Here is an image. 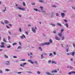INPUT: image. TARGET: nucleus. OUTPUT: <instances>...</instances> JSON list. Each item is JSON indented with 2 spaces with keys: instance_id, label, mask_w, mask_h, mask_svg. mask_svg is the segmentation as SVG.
Wrapping results in <instances>:
<instances>
[{
  "instance_id": "2eb2a0df",
  "label": "nucleus",
  "mask_w": 75,
  "mask_h": 75,
  "mask_svg": "<svg viewBox=\"0 0 75 75\" xmlns=\"http://www.w3.org/2000/svg\"><path fill=\"white\" fill-rule=\"evenodd\" d=\"M50 25H51L52 27H55V25L52 23L50 24Z\"/></svg>"
},
{
  "instance_id": "13d9d810",
  "label": "nucleus",
  "mask_w": 75,
  "mask_h": 75,
  "mask_svg": "<svg viewBox=\"0 0 75 75\" xmlns=\"http://www.w3.org/2000/svg\"><path fill=\"white\" fill-rule=\"evenodd\" d=\"M18 74H21V72H18Z\"/></svg>"
},
{
  "instance_id": "a18cd8bd",
  "label": "nucleus",
  "mask_w": 75,
  "mask_h": 75,
  "mask_svg": "<svg viewBox=\"0 0 75 75\" xmlns=\"http://www.w3.org/2000/svg\"><path fill=\"white\" fill-rule=\"evenodd\" d=\"M18 16L19 17H21V15H18Z\"/></svg>"
},
{
  "instance_id": "2f4dec72",
  "label": "nucleus",
  "mask_w": 75,
  "mask_h": 75,
  "mask_svg": "<svg viewBox=\"0 0 75 75\" xmlns=\"http://www.w3.org/2000/svg\"><path fill=\"white\" fill-rule=\"evenodd\" d=\"M20 66H21V67H24V65L23 64H20Z\"/></svg>"
},
{
  "instance_id": "603ef678",
  "label": "nucleus",
  "mask_w": 75,
  "mask_h": 75,
  "mask_svg": "<svg viewBox=\"0 0 75 75\" xmlns=\"http://www.w3.org/2000/svg\"><path fill=\"white\" fill-rule=\"evenodd\" d=\"M34 63H36V64H37L38 62L37 61H35L34 62H33Z\"/></svg>"
},
{
  "instance_id": "a211bd4d",
  "label": "nucleus",
  "mask_w": 75,
  "mask_h": 75,
  "mask_svg": "<svg viewBox=\"0 0 75 75\" xmlns=\"http://www.w3.org/2000/svg\"><path fill=\"white\" fill-rule=\"evenodd\" d=\"M4 56H5V57L6 58H8V56L6 55V54H4Z\"/></svg>"
},
{
  "instance_id": "864d4df0",
  "label": "nucleus",
  "mask_w": 75,
  "mask_h": 75,
  "mask_svg": "<svg viewBox=\"0 0 75 75\" xmlns=\"http://www.w3.org/2000/svg\"><path fill=\"white\" fill-rule=\"evenodd\" d=\"M64 21L65 22V23H67V20H64Z\"/></svg>"
},
{
  "instance_id": "9b49d317",
  "label": "nucleus",
  "mask_w": 75,
  "mask_h": 75,
  "mask_svg": "<svg viewBox=\"0 0 75 75\" xmlns=\"http://www.w3.org/2000/svg\"><path fill=\"white\" fill-rule=\"evenodd\" d=\"M47 75H54V74H50L49 72H47Z\"/></svg>"
},
{
  "instance_id": "de8ad7c7",
  "label": "nucleus",
  "mask_w": 75,
  "mask_h": 75,
  "mask_svg": "<svg viewBox=\"0 0 75 75\" xmlns=\"http://www.w3.org/2000/svg\"><path fill=\"white\" fill-rule=\"evenodd\" d=\"M8 40H9L10 39V36H8Z\"/></svg>"
},
{
  "instance_id": "9d476101",
  "label": "nucleus",
  "mask_w": 75,
  "mask_h": 75,
  "mask_svg": "<svg viewBox=\"0 0 75 75\" xmlns=\"http://www.w3.org/2000/svg\"><path fill=\"white\" fill-rule=\"evenodd\" d=\"M61 16H62V17H64L65 16V14L64 13H61Z\"/></svg>"
},
{
  "instance_id": "37998d69",
  "label": "nucleus",
  "mask_w": 75,
  "mask_h": 75,
  "mask_svg": "<svg viewBox=\"0 0 75 75\" xmlns=\"http://www.w3.org/2000/svg\"><path fill=\"white\" fill-rule=\"evenodd\" d=\"M22 35L23 36L24 38H25V35Z\"/></svg>"
},
{
  "instance_id": "338daca9",
  "label": "nucleus",
  "mask_w": 75,
  "mask_h": 75,
  "mask_svg": "<svg viewBox=\"0 0 75 75\" xmlns=\"http://www.w3.org/2000/svg\"><path fill=\"white\" fill-rule=\"evenodd\" d=\"M8 33H9V34L11 35V32H8Z\"/></svg>"
},
{
  "instance_id": "393cba45",
  "label": "nucleus",
  "mask_w": 75,
  "mask_h": 75,
  "mask_svg": "<svg viewBox=\"0 0 75 75\" xmlns=\"http://www.w3.org/2000/svg\"><path fill=\"white\" fill-rule=\"evenodd\" d=\"M3 41L5 42H6V40L5 39V38H3Z\"/></svg>"
},
{
  "instance_id": "412c9836",
  "label": "nucleus",
  "mask_w": 75,
  "mask_h": 75,
  "mask_svg": "<svg viewBox=\"0 0 75 75\" xmlns=\"http://www.w3.org/2000/svg\"><path fill=\"white\" fill-rule=\"evenodd\" d=\"M40 2V3H44V1H42V0H39V1Z\"/></svg>"
},
{
  "instance_id": "bf43d9fd",
  "label": "nucleus",
  "mask_w": 75,
  "mask_h": 75,
  "mask_svg": "<svg viewBox=\"0 0 75 75\" xmlns=\"http://www.w3.org/2000/svg\"><path fill=\"white\" fill-rule=\"evenodd\" d=\"M1 23L2 24H3V25H4V23L2 22H1Z\"/></svg>"
},
{
  "instance_id": "c756f323",
  "label": "nucleus",
  "mask_w": 75,
  "mask_h": 75,
  "mask_svg": "<svg viewBox=\"0 0 75 75\" xmlns=\"http://www.w3.org/2000/svg\"><path fill=\"white\" fill-rule=\"evenodd\" d=\"M19 48H20V49L21 48V46H18V47L17 49H19Z\"/></svg>"
},
{
  "instance_id": "f704fd0d",
  "label": "nucleus",
  "mask_w": 75,
  "mask_h": 75,
  "mask_svg": "<svg viewBox=\"0 0 75 75\" xmlns=\"http://www.w3.org/2000/svg\"><path fill=\"white\" fill-rule=\"evenodd\" d=\"M13 58H17V56H13Z\"/></svg>"
},
{
  "instance_id": "1a4fd4ad",
  "label": "nucleus",
  "mask_w": 75,
  "mask_h": 75,
  "mask_svg": "<svg viewBox=\"0 0 75 75\" xmlns=\"http://www.w3.org/2000/svg\"><path fill=\"white\" fill-rule=\"evenodd\" d=\"M28 61L29 62H30V63H31V64H34V62H33L31 61V60H28Z\"/></svg>"
},
{
  "instance_id": "c85d7f7f",
  "label": "nucleus",
  "mask_w": 75,
  "mask_h": 75,
  "mask_svg": "<svg viewBox=\"0 0 75 75\" xmlns=\"http://www.w3.org/2000/svg\"><path fill=\"white\" fill-rule=\"evenodd\" d=\"M17 45V43H13L12 44V45Z\"/></svg>"
},
{
  "instance_id": "a19ab883",
  "label": "nucleus",
  "mask_w": 75,
  "mask_h": 75,
  "mask_svg": "<svg viewBox=\"0 0 75 75\" xmlns=\"http://www.w3.org/2000/svg\"><path fill=\"white\" fill-rule=\"evenodd\" d=\"M5 10L3 11H6V7H5Z\"/></svg>"
},
{
  "instance_id": "6ab92c4d",
  "label": "nucleus",
  "mask_w": 75,
  "mask_h": 75,
  "mask_svg": "<svg viewBox=\"0 0 75 75\" xmlns=\"http://www.w3.org/2000/svg\"><path fill=\"white\" fill-rule=\"evenodd\" d=\"M41 59H43V58H44V57L43 56V54H42L41 55Z\"/></svg>"
},
{
  "instance_id": "a878e982",
  "label": "nucleus",
  "mask_w": 75,
  "mask_h": 75,
  "mask_svg": "<svg viewBox=\"0 0 75 75\" xmlns=\"http://www.w3.org/2000/svg\"><path fill=\"white\" fill-rule=\"evenodd\" d=\"M50 43H52V41L51 40H50Z\"/></svg>"
},
{
  "instance_id": "5fc2aeb1",
  "label": "nucleus",
  "mask_w": 75,
  "mask_h": 75,
  "mask_svg": "<svg viewBox=\"0 0 75 75\" xmlns=\"http://www.w3.org/2000/svg\"><path fill=\"white\" fill-rule=\"evenodd\" d=\"M58 15H59L58 14V13H56V16H58Z\"/></svg>"
},
{
  "instance_id": "b1692460",
  "label": "nucleus",
  "mask_w": 75,
  "mask_h": 75,
  "mask_svg": "<svg viewBox=\"0 0 75 75\" xmlns=\"http://www.w3.org/2000/svg\"><path fill=\"white\" fill-rule=\"evenodd\" d=\"M64 31V29H62L61 30V33H62V32Z\"/></svg>"
},
{
  "instance_id": "8fccbe9b",
  "label": "nucleus",
  "mask_w": 75,
  "mask_h": 75,
  "mask_svg": "<svg viewBox=\"0 0 75 75\" xmlns=\"http://www.w3.org/2000/svg\"><path fill=\"white\" fill-rule=\"evenodd\" d=\"M9 25L10 27H11V26H12V25H11V24H9Z\"/></svg>"
},
{
  "instance_id": "bb28decb",
  "label": "nucleus",
  "mask_w": 75,
  "mask_h": 75,
  "mask_svg": "<svg viewBox=\"0 0 75 75\" xmlns=\"http://www.w3.org/2000/svg\"><path fill=\"white\" fill-rule=\"evenodd\" d=\"M48 63H49V64H50V63H51V60H49L48 61Z\"/></svg>"
},
{
  "instance_id": "7c9ffc66",
  "label": "nucleus",
  "mask_w": 75,
  "mask_h": 75,
  "mask_svg": "<svg viewBox=\"0 0 75 75\" xmlns=\"http://www.w3.org/2000/svg\"><path fill=\"white\" fill-rule=\"evenodd\" d=\"M21 39H24V38L23 37V36H21Z\"/></svg>"
},
{
  "instance_id": "473e14b6",
  "label": "nucleus",
  "mask_w": 75,
  "mask_h": 75,
  "mask_svg": "<svg viewBox=\"0 0 75 75\" xmlns=\"http://www.w3.org/2000/svg\"><path fill=\"white\" fill-rule=\"evenodd\" d=\"M10 47H11V46H10V45L8 46L7 47L8 48H10Z\"/></svg>"
},
{
  "instance_id": "39448f33",
  "label": "nucleus",
  "mask_w": 75,
  "mask_h": 75,
  "mask_svg": "<svg viewBox=\"0 0 75 75\" xmlns=\"http://www.w3.org/2000/svg\"><path fill=\"white\" fill-rule=\"evenodd\" d=\"M75 74V71H71L69 72L68 74H69V75H71V74Z\"/></svg>"
},
{
  "instance_id": "aec40b11",
  "label": "nucleus",
  "mask_w": 75,
  "mask_h": 75,
  "mask_svg": "<svg viewBox=\"0 0 75 75\" xmlns=\"http://www.w3.org/2000/svg\"><path fill=\"white\" fill-rule=\"evenodd\" d=\"M65 25L66 26V27H67V28H68V23H67Z\"/></svg>"
},
{
  "instance_id": "49530a36",
  "label": "nucleus",
  "mask_w": 75,
  "mask_h": 75,
  "mask_svg": "<svg viewBox=\"0 0 75 75\" xmlns=\"http://www.w3.org/2000/svg\"><path fill=\"white\" fill-rule=\"evenodd\" d=\"M0 73L2 74L3 73V71L2 70L0 71Z\"/></svg>"
},
{
  "instance_id": "c9c22d12",
  "label": "nucleus",
  "mask_w": 75,
  "mask_h": 75,
  "mask_svg": "<svg viewBox=\"0 0 75 75\" xmlns=\"http://www.w3.org/2000/svg\"><path fill=\"white\" fill-rule=\"evenodd\" d=\"M52 55V53H50L49 54L50 56H51V55Z\"/></svg>"
},
{
  "instance_id": "5701e85b",
  "label": "nucleus",
  "mask_w": 75,
  "mask_h": 75,
  "mask_svg": "<svg viewBox=\"0 0 75 75\" xmlns=\"http://www.w3.org/2000/svg\"><path fill=\"white\" fill-rule=\"evenodd\" d=\"M23 6H25V2H23Z\"/></svg>"
},
{
  "instance_id": "0eeeda50",
  "label": "nucleus",
  "mask_w": 75,
  "mask_h": 75,
  "mask_svg": "<svg viewBox=\"0 0 75 75\" xmlns=\"http://www.w3.org/2000/svg\"><path fill=\"white\" fill-rule=\"evenodd\" d=\"M75 52H71V53H70V54H71V55H72V56H74V54H75Z\"/></svg>"
},
{
  "instance_id": "052dcab7",
  "label": "nucleus",
  "mask_w": 75,
  "mask_h": 75,
  "mask_svg": "<svg viewBox=\"0 0 75 75\" xmlns=\"http://www.w3.org/2000/svg\"><path fill=\"white\" fill-rule=\"evenodd\" d=\"M72 8L73 9H74L75 10V8L73 6H72Z\"/></svg>"
},
{
  "instance_id": "4468645a",
  "label": "nucleus",
  "mask_w": 75,
  "mask_h": 75,
  "mask_svg": "<svg viewBox=\"0 0 75 75\" xmlns=\"http://www.w3.org/2000/svg\"><path fill=\"white\" fill-rule=\"evenodd\" d=\"M32 31L34 33H35L36 31L35 29H34L33 28H32Z\"/></svg>"
},
{
  "instance_id": "69168bd1",
  "label": "nucleus",
  "mask_w": 75,
  "mask_h": 75,
  "mask_svg": "<svg viewBox=\"0 0 75 75\" xmlns=\"http://www.w3.org/2000/svg\"><path fill=\"white\" fill-rule=\"evenodd\" d=\"M28 27H30L31 26V25L30 24H29L28 25Z\"/></svg>"
},
{
  "instance_id": "0e129e2a",
  "label": "nucleus",
  "mask_w": 75,
  "mask_h": 75,
  "mask_svg": "<svg viewBox=\"0 0 75 75\" xmlns=\"http://www.w3.org/2000/svg\"><path fill=\"white\" fill-rule=\"evenodd\" d=\"M53 33H54L55 34L56 33V31H53Z\"/></svg>"
},
{
  "instance_id": "4d7b16f0",
  "label": "nucleus",
  "mask_w": 75,
  "mask_h": 75,
  "mask_svg": "<svg viewBox=\"0 0 75 75\" xmlns=\"http://www.w3.org/2000/svg\"><path fill=\"white\" fill-rule=\"evenodd\" d=\"M52 7H56V6H55V5H54L52 6Z\"/></svg>"
},
{
  "instance_id": "58836bf2",
  "label": "nucleus",
  "mask_w": 75,
  "mask_h": 75,
  "mask_svg": "<svg viewBox=\"0 0 75 75\" xmlns=\"http://www.w3.org/2000/svg\"><path fill=\"white\" fill-rule=\"evenodd\" d=\"M25 61V59H22V60H21V61Z\"/></svg>"
},
{
  "instance_id": "f8f14e48",
  "label": "nucleus",
  "mask_w": 75,
  "mask_h": 75,
  "mask_svg": "<svg viewBox=\"0 0 75 75\" xmlns=\"http://www.w3.org/2000/svg\"><path fill=\"white\" fill-rule=\"evenodd\" d=\"M10 62L9 61H7L6 63V65H9Z\"/></svg>"
},
{
  "instance_id": "cd10ccee",
  "label": "nucleus",
  "mask_w": 75,
  "mask_h": 75,
  "mask_svg": "<svg viewBox=\"0 0 75 75\" xmlns=\"http://www.w3.org/2000/svg\"><path fill=\"white\" fill-rule=\"evenodd\" d=\"M64 39H65V38H64V36L62 37V40H64Z\"/></svg>"
},
{
  "instance_id": "79ce46f5",
  "label": "nucleus",
  "mask_w": 75,
  "mask_h": 75,
  "mask_svg": "<svg viewBox=\"0 0 75 75\" xmlns=\"http://www.w3.org/2000/svg\"><path fill=\"white\" fill-rule=\"evenodd\" d=\"M67 55H70V54H71V53H67Z\"/></svg>"
},
{
  "instance_id": "72a5a7b5",
  "label": "nucleus",
  "mask_w": 75,
  "mask_h": 75,
  "mask_svg": "<svg viewBox=\"0 0 75 75\" xmlns=\"http://www.w3.org/2000/svg\"><path fill=\"white\" fill-rule=\"evenodd\" d=\"M53 54L54 55H56V53H55V52H53Z\"/></svg>"
},
{
  "instance_id": "20e7f679",
  "label": "nucleus",
  "mask_w": 75,
  "mask_h": 75,
  "mask_svg": "<svg viewBox=\"0 0 75 75\" xmlns=\"http://www.w3.org/2000/svg\"><path fill=\"white\" fill-rule=\"evenodd\" d=\"M57 73V72H58V71H57V70H52V73Z\"/></svg>"
},
{
  "instance_id": "3c124183",
  "label": "nucleus",
  "mask_w": 75,
  "mask_h": 75,
  "mask_svg": "<svg viewBox=\"0 0 75 75\" xmlns=\"http://www.w3.org/2000/svg\"><path fill=\"white\" fill-rule=\"evenodd\" d=\"M6 27L7 28H10V27H9L7 25L6 26Z\"/></svg>"
},
{
  "instance_id": "09e8293b",
  "label": "nucleus",
  "mask_w": 75,
  "mask_h": 75,
  "mask_svg": "<svg viewBox=\"0 0 75 75\" xmlns=\"http://www.w3.org/2000/svg\"><path fill=\"white\" fill-rule=\"evenodd\" d=\"M40 8H41V9H42L43 8V7L42 6H40Z\"/></svg>"
},
{
  "instance_id": "680f3d73",
  "label": "nucleus",
  "mask_w": 75,
  "mask_h": 75,
  "mask_svg": "<svg viewBox=\"0 0 75 75\" xmlns=\"http://www.w3.org/2000/svg\"><path fill=\"white\" fill-rule=\"evenodd\" d=\"M25 33L26 34H27V35H28V33H27V32H25Z\"/></svg>"
},
{
  "instance_id": "ea45409f",
  "label": "nucleus",
  "mask_w": 75,
  "mask_h": 75,
  "mask_svg": "<svg viewBox=\"0 0 75 75\" xmlns=\"http://www.w3.org/2000/svg\"><path fill=\"white\" fill-rule=\"evenodd\" d=\"M5 71H9V69H6Z\"/></svg>"
},
{
  "instance_id": "c03bdc74",
  "label": "nucleus",
  "mask_w": 75,
  "mask_h": 75,
  "mask_svg": "<svg viewBox=\"0 0 75 75\" xmlns=\"http://www.w3.org/2000/svg\"><path fill=\"white\" fill-rule=\"evenodd\" d=\"M69 68L70 69H73V67L71 66H70V67H69Z\"/></svg>"
},
{
  "instance_id": "4be33fe9",
  "label": "nucleus",
  "mask_w": 75,
  "mask_h": 75,
  "mask_svg": "<svg viewBox=\"0 0 75 75\" xmlns=\"http://www.w3.org/2000/svg\"><path fill=\"white\" fill-rule=\"evenodd\" d=\"M34 10H35V11H39V10L37 9L34 8Z\"/></svg>"
},
{
  "instance_id": "7ed1b4c3",
  "label": "nucleus",
  "mask_w": 75,
  "mask_h": 75,
  "mask_svg": "<svg viewBox=\"0 0 75 75\" xmlns=\"http://www.w3.org/2000/svg\"><path fill=\"white\" fill-rule=\"evenodd\" d=\"M16 8H18L19 10H23V11H25V9L23 8H21L20 7H17Z\"/></svg>"
},
{
  "instance_id": "4c0bfd02",
  "label": "nucleus",
  "mask_w": 75,
  "mask_h": 75,
  "mask_svg": "<svg viewBox=\"0 0 75 75\" xmlns=\"http://www.w3.org/2000/svg\"><path fill=\"white\" fill-rule=\"evenodd\" d=\"M40 73H41L40 71H38L37 72V74H40Z\"/></svg>"
},
{
  "instance_id": "e2e57ef3",
  "label": "nucleus",
  "mask_w": 75,
  "mask_h": 75,
  "mask_svg": "<svg viewBox=\"0 0 75 75\" xmlns=\"http://www.w3.org/2000/svg\"><path fill=\"white\" fill-rule=\"evenodd\" d=\"M70 60H71V61H72V60H73V59H72V58H71V59H70Z\"/></svg>"
},
{
  "instance_id": "6e6552de",
  "label": "nucleus",
  "mask_w": 75,
  "mask_h": 75,
  "mask_svg": "<svg viewBox=\"0 0 75 75\" xmlns=\"http://www.w3.org/2000/svg\"><path fill=\"white\" fill-rule=\"evenodd\" d=\"M58 35L60 37H61L62 36V34L61 33H58Z\"/></svg>"
},
{
  "instance_id": "774afa93",
  "label": "nucleus",
  "mask_w": 75,
  "mask_h": 75,
  "mask_svg": "<svg viewBox=\"0 0 75 75\" xmlns=\"http://www.w3.org/2000/svg\"><path fill=\"white\" fill-rule=\"evenodd\" d=\"M41 47H39V49H40V50H41Z\"/></svg>"
},
{
  "instance_id": "e433bc0d",
  "label": "nucleus",
  "mask_w": 75,
  "mask_h": 75,
  "mask_svg": "<svg viewBox=\"0 0 75 75\" xmlns=\"http://www.w3.org/2000/svg\"><path fill=\"white\" fill-rule=\"evenodd\" d=\"M26 64H27V63H26V62L24 63H23V65H26Z\"/></svg>"
},
{
  "instance_id": "f257e3e1",
  "label": "nucleus",
  "mask_w": 75,
  "mask_h": 75,
  "mask_svg": "<svg viewBox=\"0 0 75 75\" xmlns=\"http://www.w3.org/2000/svg\"><path fill=\"white\" fill-rule=\"evenodd\" d=\"M50 42H47L42 44L40 45V46H42L43 45H50Z\"/></svg>"
},
{
  "instance_id": "423d86ee",
  "label": "nucleus",
  "mask_w": 75,
  "mask_h": 75,
  "mask_svg": "<svg viewBox=\"0 0 75 75\" xmlns=\"http://www.w3.org/2000/svg\"><path fill=\"white\" fill-rule=\"evenodd\" d=\"M55 38L57 40H58V41H59V40H60V39L57 36H55Z\"/></svg>"
},
{
  "instance_id": "ddd939ff",
  "label": "nucleus",
  "mask_w": 75,
  "mask_h": 75,
  "mask_svg": "<svg viewBox=\"0 0 75 75\" xmlns=\"http://www.w3.org/2000/svg\"><path fill=\"white\" fill-rule=\"evenodd\" d=\"M4 23H5L6 24H8V23H9V22H8V21H4Z\"/></svg>"
},
{
  "instance_id": "f3484780",
  "label": "nucleus",
  "mask_w": 75,
  "mask_h": 75,
  "mask_svg": "<svg viewBox=\"0 0 75 75\" xmlns=\"http://www.w3.org/2000/svg\"><path fill=\"white\" fill-rule=\"evenodd\" d=\"M57 25H59V26H60L61 27L62 26V25L59 23H57Z\"/></svg>"
},
{
  "instance_id": "6e6d98bb",
  "label": "nucleus",
  "mask_w": 75,
  "mask_h": 75,
  "mask_svg": "<svg viewBox=\"0 0 75 75\" xmlns=\"http://www.w3.org/2000/svg\"><path fill=\"white\" fill-rule=\"evenodd\" d=\"M32 5H35V3H32Z\"/></svg>"
},
{
  "instance_id": "f03ea898",
  "label": "nucleus",
  "mask_w": 75,
  "mask_h": 75,
  "mask_svg": "<svg viewBox=\"0 0 75 75\" xmlns=\"http://www.w3.org/2000/svg\"><path fill=\"white\" fill-rule=\"evenodd\" d=\"M4 42H1V45H0V47L1 48H4L5 46H4Z\"/></svg>"
},
{
  "instance_id": "dca6fc26",
  "label": "nucleus",
  "mask_w": 75,
  "mask_h": 75,
  "mask_svg": "<svg viewBox=\"0 0 75 75\" xmlns=\"http://www.w3.org/2000/svg\"><path fill=\"white\" fill-rule=\"evenodd\" d=\"M52 64H56L57 63H56V62H55V61H52Z\"/></svg>"
}]
</instances>
